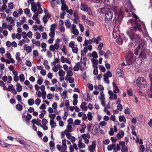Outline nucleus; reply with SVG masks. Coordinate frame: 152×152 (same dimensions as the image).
I'll return each instance as SVG.
<instances>
[{
    "label": "nucleus",
    "instance_id": "nucleus-1",
    "mask_svg": "<svg viewBox=\"0 0 152 152\" xmlns=\"http://www.w3.org/2000/svg\"><path fill=\"white\" fill-rule=\"evenodd\" d=\"M128 24L131 25L132 27H130L127 31V34L133 42L136 43L139 42V45L138 47L134 50L135 54L137 56L140 52L139 56L142 58H146V52L147 50L146 49V45L145 42L141 39L140 36L135 34V32L137 30L140 31H142L141 26L137 21L133 20H129L127 22Z\"/></svg>",
    "mask_w": 152,
    "mask_h": 152
},
{
    "label": "nucleus",
    "instance_id": "nucleus-2",
    "mask_svg": "<svg viewBox=\"0 0 152 152\" xmlns=\"http://www.w3.org/2000/svg\"><path fill=\"white\" fill-rule=\"evenodd\" d=\"M112 10L115 13V16L113 20V24H115L117 22L121 23L122 22L124 16V13L121 8V9L115 6L111 8Z\"/></svg>",
    "mask_w": 152,
    "mask_h": 152
},
{
    "label": "nucleus",
    "instance_id": "nucleus-3",
    "mask_svg": "<svg viewBox=\"0 0 152 152\" xmlns=\"http://www.w3.org/2000/svg\"><path fill=\"white\" fill-rule=\"evenodd\" d=\"M134 56L133 53L131 51H129L126 57V64L124 62H123L121 66L126 65H130L132 64L133 63V58Z\"/></svg>",
    "mask_w": 152,
    "mask_h": 152
},
{
    "label": "nucleus",
    "instance_id": "nucleus-4",
    "mask_svg": "<svg viewBox=\"0 0 152 152\" xmlns=\"http://www.w3.org/2000/svg\"><path fill=\"white\" fill-rule=\"evenodd\" d=\"M136 83L137 86L140 88H145L147 86L146 81L143 77H140L137 78Z\"/></svg>",
    "mask_w": 152,
    "mask_h": 152
},
{
    "label": "nucleus",
    "instance_id": "nucleus-5",
    "mask_svg": "<svg viewBox=\"0 0 152 152\" xmlns=\"http://www.w3.org/2000/svg\"><path fill=\"white\" fill-rule=\"evenodd\" d=\"M80 9L86 12L89 15H93L91 10L86 4L83 2H81L80 7Z\"/></svg>",
    "mask_w": 152,
    "mask_h": 152
},
{
    "label": "nucleus",
    "instance_id": "nucleus-6",
    "mask_svg": "<svg viewBox=\"0 0 152 152\" xmlns=\"http://www.w3.org/2000/svg\"><path fill=\"white\" fill-rule=\"evenodd\" d=\"M113 17V13L109 10L106 11L105 12V18L106 21H110L112 20Z\"/></svg>",
    "mask_w": 152,
    "mask_h": 152
},
{
    "label": "nucleus",
    "instance_id": "nucleus-7",
    "mask_svg": "<svg viewBox=\"0 0 152 152\" xmlns=\"http://www.w3.org/2000/svg\"><path fill=\"white\" fill-rule=\"evenodd\" d=\"M119 34L120 32L118 31V29L117 28L115 29L114 28L113 33V35L114 38L115 39L117 38L119 35Z\"/></svg>",
    "mask_w": 152,
    "mask_h": 152
},
{
    "label": "nucleus",
    "instance_id": "nucleus-8",
    "mask_svg": "<svg viewBox=\"0 0 152 152\" xmlns=\"http://www.w3.org/2000/svg\"><path fill=\"white\" fill-rule=\"evenodd\" d=\"M97 126H98L99 128H100V127L99 126L98 124H96L93 127L92 133L93 134L95 135L97 134L99 132V130L98 129Z\"/></svg>",
    "mask_w": 152,
    "mask_h": 152
},
{
    "label": "nucleus",
    "instance_id": "nucleus-9",
    "mask_svg": "<svg viewBox=\"0 0 152 152\" xmlns=\"http://www.w3.org/2000/svg\"><path fill=\"white\" fill-rule=\"evenodd\" d=\"M96 146L95 141H93L92 145L88 147V150L90 152H93Z\"/></svg>",
    "mask_w": 152,
    "mask_h": 152
},
{
    "label": "nucleus",
    "instance_id": "nucleus-10",
    "mask_svg": "<svg viewBox=\"0 0 152 152\" xmlns=\"http://www.w3.org/2000/svg\"><path fill=\"white\" fill-rule=\"evenodd\" d=\"M104 3L105 5L108 6L113 5L114 3V0H104Z\"/></svg>",
    "mask_w": 152,
    "mask_h": 152
},
{
    "label": "nucleus",
    "instance_id": "nucleus-11",
    "mask_svg": "<svg viewBox=\"0 0 152 152\" xmlns=\"http://www.w3.org/2000/svg\"><path fill=\"white\" fill-rule=\"evenodd\" d=\"M31 10L34 12H36L37 10V7L34 2L31 3Z\"/></svg>",
    "mask_w": 152,
    "mask_h": 152
},
{
    "label": "nucleus",
    "instance_id": "nucleus-12",
    "mask_svg": "<svg viewBox=\"0 0 152 152\" xmlns=\"http://www.w3.org/2000/svg\"><path fill=\"white\" fill-rule=\"evenodd\" d=\"M142 23L143 25V28L146 34L147 35V37H148L149 39L150 40L151 42L152 43V38L150 37V36H149L144 23L143 22H142Z\"/></svg>",
    "mask_w": 152,
    "mask_h": 152
},
{
    "label": "nucleus",
    "instance_id": "nucleus-13",
    "mask_svg": "<svg viewBox=\"0 0 152 152\" xmlns=\"http://www.w3.org/2000/svg\"><path fill=\"white\" fill-rule=\"evenodd\" d=\"M84 99L86 101H88L90 100V96L88 93H85L83 95Z\"/></svg>",
    "mask_w": 152,
    "mask_h": 152
},
{
    "label": "nucleus",
    "instance_id": "nucleus-14",
    "mask_svg": "<svg viewBox=\"0 0 152 152\" xmlns=\"http://www.w3.org/2000/svg\"><path fill=\"white\" fill-rule=\"evenodd\" d=\"M93 67L94 68L93 74L95 75H97L98 74V67L94 64H93Z\"/></svg>",
    "mask_w": 152,
    "mask_h": 152
},
{
    "label": "nucleus",
    "instance_id": "nucleus-15",
    "mask_svg": "<svg viewBox=\"0 0 152 152\" xmlns=\"http://www.w3.org/2000/svg\"><path fill=\"white\" fill-rule=\"evenodd\" d=\"M150 90L148 92V95L149 97L152 98V84L150 83Z\"/></svg>",
    "mask_w": 152,
    "mask_h": 152
},
{
    "label": "nucleus",
    "instance_id": "nucleus-16",
    "mask_svg": "<svg viewBox=\"0 0 152 152\" xmlns=\"http://www.w3.org/2000/svg\"><path fill=\"white\" fill-rule=\"evenodd\" d=\"M124 135V132L123 131H120L116 135V137L118 138H123Z\"/></svg>",
    "mask_w": 152,
    "mask_h": 152
},
{
    "label": "nucleus",
    "instance_id": "nucleus-17",
    "mask_svg": "<svg viewBox=\"0 0 152 152\" xmlns=\"http://www.w3.org/2000/svg\"><path fill=\"white\" fill-rule=\"evenodd\" d=\"M111 55V53L110 51L108 50L106 53H105L104 56L105 58H110V56Z\"/></svg>",
    "mask_w": 152,
    "mask_h": 152
},
{
    "label": "nucleus",
    "instance_id": "nucleus-18",
    "mask_svg": "<svg viewBox=\"0 0 152 152\" xmlns=\"http://www.w3.org/2000/svg\"><path fill=\"white\" fill-rule=\"evenodd\" d=\"M32 116L30 114L27 113L26 115V118H24V120L26 121L28 123L29 121L31 118Z\"/></svg>",
    "mask_w": 152,
    "mask_h": 152
},
{
    "label": "nucleus",
    "instance_id": "nucleus-19",
    "mask_svg": "<svg viewBox=\"0 0 152 152\" xmlns=\"http://www.w3.org/2000/svg\"><path fill=\"white\" fill-rule=\"evenodd\" d=\"M50 124L51 125V127L52 128H54L55 127L56 125V122L54 121L53 119H51L50 121Z\"/></svg>",
    "mask_w": 152,
    "mask_h": 152
},
{
    "label": "nucleus",
    "instance_id": "nucleus-20",
    "mask_svg": "<svg viewBox=\"0 0 152 152\" xmlns=\"http://www.w3.org/2000/svg\"><path fill=\"white\" fill-rule=\"evenodd\" d=\"M90 56H92L94 58H98V55L96 51H94L92 54L88 53Z\"/></svg>",
    "mask_w": 152,
    "mask_h": 152
},
{
    "label": "nucleus",
    "instance_id": "nucleus-21",
    "mask_svg": "<svg viewBox=\"0 0 152 152\" xmlns=\"http://www.w3.org/2000/svg\"><path fill=\"white\" fill-rule=\"evenodd\" d=\"M73 16H74V18L76 19H79V17L78 15V12L77 10H75L73 12Z\"/></svg>",
    "mask_w": 152,
    "mask_h": 152
},
{
    "label": "nucleus",
    "instance_id": "nucleus-22",
    "mask_svg": "<svg viewBox=\"0 0 152 152\" xmlns=\"http://www.w3.org/2000/svg\"><path fill=\"white\" fill-rule=\"evenodd\" d=\"M49 145L51 149L53 150L55 149V143L54 142L51 141L49 142Z\"/></svg>",
    "mask_w": 152,
    "mask_h": 152
},
{
    "label": "nucleus",
    "instance_id": "nucleus-23",
    "mask_svg": "<svg viewBox=\"0 0 152 152\" xmlns=\"http://www.w3.org/2000/svg\"><path fill=\"white\" fill-rule=\"evenodd\" d=\"M119 120L120 121H123L124 122H125L126 121L125 117L124 115L120 116L119 117Z\"/></svg>",
    "mask_w": 152,
    "mask_h": 152
},
{
    "label": "nucleus",
    "instance_id": "nucleus-24",
    "mask_svg": "<svg viewBox=\"0 0 152 152\" xmlns=\"http://www.w3.org/2000/svg\"><path fill=\"white\" fill-rule=\"evenodd\" d=\"M17 87V90L18 92L20 91L22 89V86L20 85V84L19 83H17L16 85Z\"/></svg>",
    "mask_w": 152,
    "mask_h": 152
},
{
    "label": "nucleus",
    "instance_id": "nucleus-25",
    "mask_svg": "<svg viewBox=\"0 0 152 152\" xmlns=\"http://www.w3.org/2000/svg\"><path fill=\"white\" fill-rule=\"evenodd\" d=\"M28 103L29 106H31L34 103V100L32 99H30L28 100Z\"/></svg>",
    "mask_w": 152,
    "mask_h": 152
},
{
    "label": "nucleus",
    "instance_id": "nucleus-26",
    "mask_svg": "<svg viewBox=\"0 0 152 152\" xmlns=\"http://www.w3.org/2000/svg\"><path fill=\"white\" fill-rule=\"evenodd\" d=\"M116 41L117 43L119 45H121L123 42L122 39L120 36L117 39Z\"/></svg>",
    "mask_w": 152,
    "mask_h": 152
},
{
    "label": "nucleus",
    "instance_id": "nucleus-27",
    "mask_svg": "<svg viewBox=\"0 0 152 152\" xmlns=\"http://www.w3.org/2000/svg\"><path fill=\"white\" fill-rule=\"evenodd\" d=\"M68 9V7L66 4L61 6V10L62 11H66Z\"/></svg>",
    "mask_w": 152,
    "mask_h": 152
},
{
    "label": "nucleus",
    "instance_id": "nucleus-28",
    "mask_svg": "<svg viewBox=\"0 0 152 152\" xmlns=\"http://www.w3.org/2000/svg\"><path fill=\"white\" fill-rule=\"evenodd\" d=\"M112 76V74L111 73L110 71H108L106 74H104V77H111Z\"/></svg>",
    "mask_w": 152,
    "mask_h": 152
},
{
    "label": "nucleus",
    "instance_id": "nucleus-29",
    "mask_svg": "<svg viewBox=\"0 0 152 152\" xmlns=\"http://www.w3.org/2000/svg\"><path fill=\"white\" fill-rule=\"evenodd\" d=\"M56 27V24L55 23L53 24L50 25V31H52V30L53 31H55V28Z\"/></svg>",
    "mask_w": 152,
    "mask_h": 152
},
{
    "label": "nucleus",
    "instance_id": "nucleus-30",
    "mask_svg": "<svg viewBox=\"0 0 152 152\" xmlns=\"http://www.w3.org/2000/svg\"><path fill=\"white\" fill-rule=\"evenodd\" d=\"M16 107L18 110L20 111L22 110V106L20 104H17L16 106Z\"/></svg>",
    "mask_w": 152,
    "mask_h": 152
},
{
    "label": "nucleus",
    "instance_id": "nucleus-31",
    "mask_svg": "<svg viewBox=\"0 0 152 152\" xmlns=\"http://www.w3.org/2000/svg\"><path fill=\"white\" fill-rule=\"evenodd\" d=\"M133 6L132 5H131V6H130V8H129V9H125L126 12H132L133 10H134V9L133 8Z\"/></svg>",
    "mask_w": 152,
    "mask_h": 152
},
{
    "label": "nucleus",
    "instance_id": "nucleus-32",
    "mask_svg": "<svg viewBox=\"0 0 152 152\" xmlns=\"http://www.w3.org/2000/svg\"><path fill=\"white\" fill-rule=\"evenodd\" d=\"M87 118L88 120L90 121H91L93 117L91 113L90 112H89L88 114H87Z\"/></svg>",
    "mask_w": 152,
    "mask_h": 152
},
{
    "label": "nucleus",
    "instance_id": "nucleus-33",
    "mask_svg": "<svg viewBox=\"0 0 152 152\" xmlns=\"http://www.w3.org/2000/svg\"><path fill=\"white\" fill-rule=\"evenodd\" d=\"M7 8V6L5 4H3L2 8L0 9V11L3 12Z\"/></svg>",
    "mask_w": 152,
    "mask_h": 152
},
{
    "label": "nucleus",
    "instance_id": "nucleus-34",
    "mask_svg": "<svg viewBox=\"0 0 152 152\" xmlns=\"http://www.w3.org/2000/svg\"><path fill=\"white\" fill-rule=\"evenodd\" d=\"M100 100L101 101L104 100L105 98L104 94H103V92H101L100 94Z\"/></svg>",
    "mask_w": 152,
    "mask_h": 152
},
{
    "label": "nucleus",
    "instance_id": "nucleus-35",
    "mask_svg": "<svg viewBox=\"0 0 152 152\" xmlns=\"http://www.w3.org/2000/svg\"><path fill=\"white\" fill-rule=\"evenodd\" d=\"M19 77L20 81L21 82H23L25 80V77H24V75L23 74H20Z\"/></svg>",
    "mask_w": 152,
    "mask_h": 152
},
{
    "label": "nucleus",
    "instance_id": "nucleus-36",
    "mask_svg": "<svg viewBox=\"0 0 152 152\" xmlns=\"http://www.w3.org/2000/svg\"><path fill=\"white\" fill-rule=\"evenodd\" d=\"M78 148H85L86 147V145L82 142L81 143H78Z\"/></svg>",
    "mask_w": 152,
    "mask_h": 152
},
{
    "label": "nucleus",
    "instance_id": "nucleus-37",
    "mask_svg": "<svg viewBox=\"0 0 152 152\" xmlns=\"http://www.w3.org/2000/svg\"><path fill=\"white\" fill-rule=\"evenodd\" d=\"M99 69L102 72H104L105 71L106 69L102 65H99Z\"/></svg>",
    "mask_w": 152,
    "mask_h": 152
},
{
    "label": "nucleus",
    "instance_id": "nucleus-38",
    "mask_svg": "<svg viewBox=\"0 0 152 152\" xmlns=\"http://www.w3.org/2000/svg\"><path fill=\"white\" fill-rule=\"evenodd\" d=\"M50 32L49 34V35L51 38H53L55 36V31H53L52 30V31H50Z\"/></svg>",
    "mask_w": 152,
    "mask_h": 152
},
{
    "label": "nucleus",
    "instance_id": "nucleus-39",
    "mask_svg": "<svg viewBox=\"0 0 152 152\" xmlns=\"http://www.w3.org/2000/svg\"><path fill=\"white\" fill-rule=\"evenodd\" d=\"M59 75L60 77H63L65 74V72L63 70H61L59 71Z\"/></svg>",
    "mask_w": 152,
    "mask_h": 152
},
{
    "label": "nucleus",
    "instance_id": "nucleus-40",
    "mask_svg": "<svg viewBox=\"0 0 152 152\" xmlns=\"http://www.w3.org/2000/svg\"><path fill=\"white\" fill-rule=\"evenodd\" d=\"M7 90L8 91H11V90H15V88L14 87V86L12 85L8 86V88L7 89Z\"/></svg>",
    "mask_w": 152,
    "mask_h": 152
},
{
    "label": "nucleus",
    "instance_id": "nucleus-41",
    "mask_svg": "<svg viewBox=\"0 0 152 152\" xmlns=\"http://www.w3.org/2000/svg\"><path fill=\"white\" fill-rule=\"evenodd\" d=\"M85 21L88 25L90 26H93L94 25V23L92 21L86 19Z\"/></svg>",
    "mask_w": 152,
    "mask_h": 152
},
{
    "label": "nucleus",
    "instance_id": "nucleus-42",
    "mask_svg": "<svg viewBox=\"0 0 152 152\" xmlns=\"http://www.w3.org/2000/svg\"><path fill=\"white\" fill-rule=\"evenodd\" d=\"M35 13L34 15L32 17V19L34 20H36L38 19L39 18L38 17V12H34Z\"/></svg>",
    "mask_w": 152,
    "mask_h": 152
},
{
    "label": "nucleus",
    "instance_id": "nucleus-43",
    "mask_svg": "<svg viewBox=\"0 0 152 152\" xmlns=\"http://www.w3.org/2000/svg\"><path fill=\"white\" fill-rule=\"evenodd\" d=\"M91 60L92 63H93V64H94L96 66L98 64V61L97 60L92 59Z\"/></svg>",
    "mask_w": 152,
    "mask_h": 152
},
{
    "label": "nucleus",
    "instance_id": "nucleus-44",
    "mask_svg": "<svg viewBox=\"0 0 152 152\" xmlns=\"http://www.w3.org/2000/svg\"><path fill=\"white\" fill-rule=\"evenodd\" d=\"M47 54L48 57L51 58L52 57L53 55L52 53L49 50L47 51Z\"/></svg>",
    "mask_w": 152,
    "mask_h": 152
},
{
    "label": "nucleus",
    "instance_id": "nucleus-45",
    "mask_svg": "<svg viewBox=\"0 0 152 152\" xmlns=\"http://www.w3.org/2000/svg\"><path fill=\"white\" fill-rule=\"evenodd\" d=\"M78 50V48L77 47H74L72 48V51L74 53H77Z\"/></svg>",
    "mask_w": 152,
    "mask_h": 152
},
{
    "label": "nucleus",
    "instance_id": "nucleus-46",
    "mask_svg": "<svg viewBox=\"0 0 152 152\" xmlns=\"http://www.w3.org/2000/svg\"><path fill=\"white\" fill-rule=\"evenodd\" d=\"M128 151V148L126 147V145L124 146V147H123L122 148V149L121 150V152H127Z\"/></svg>",
    "mask_w": 152,
    "mask_h": 152
},
{
    "label": "nucleus",
    "instance_id": "nucleus-47",
    "mask_svg": "<svg viewBox=\"0 0 152 152\" xmlns=\"http://www.w3.org/2000/svg\"><path fill=\"white\" fill-rule=\"evenodd\" d=\"M36 38L37 39H40L41 36L39 32H37L35 34Z\"/></svg>",
    "mask_w": 152,
    "mask_h": 152
},
{
    "label": "nucleus",
    "instance_id": "nucleus-48",
    "mask_svg": "<svg viewBox=\"0 0 152 152\" xmlns=\"http://www.w3.org/2000/svg\"><path fill=\"white\" fill-rule=\"evenodd\" d=\"M73 75L72 72L71 70H69L67 72V75L69 77H70L72 76Z\"/></svg>",
    "mask_w": 152,
    "mask_h": 152
},
{
    "label": "nucleus",
    "instance_id": "nucleus-49",
    "mask_svg": "<svg viewBox=\"0 0 152 152\" xmlns=\"http://www.w3.org/2000/svg\"><path fill=\"white\" fill-rule=\"evenodd\" d=\"M25 50H26V51L28 53H30L32 51L31 48L30 46H28Z\"/></svg>",
    "mask_w": 152,
    "mask_h": 152
},
{
    "label": "nucleus",
    "instance_id": "nucleus-50",
    "mask_svg": "<svg viewBox=\"0 0 152 152\" xmlns=\"http://www.w3.org/2000/svg\"><path fill=\"white\" fill-rule=\"evenodd\" d=\"M127 92L128 94L129 95L131 96H132L133 95V94L132 93V91L131 89L127 90Z\"/></svg>",
    "mask_w": 152,
    "mask_h": 152
},
{
    "label": "nucleus",
    "instance_id": "nucleus-51",
    "mask_svg": "<svg viewBox=\"0 0 152 152\" xmlns=\"http://www.w3.org/2000/svg\"><path fill=\"white\" fill-rule=\"evenodd\" d=\"M72 33L75 35H77L79 34V31L77 29H73L72 30Z\"/></svg>",
    "mask_w": 152,
    "mask_h": 152
},
{
    "label": "nucleus",
    "instance_id": "nucleus-52",
    "mask_svg": "<svg viewBox=\"0 0 152 152\" xmlns=\"http://www.w3.org/2000/svg\"><path fill=\"white\" fill-rule=\"evenodd\" d=\"M103 46V43H100L98 45L97 49L98 50H100L102 49Z\"/></svg>",
    "mask_w": 152,
    "mask_h": 152
},
{
    "label": "nucleus",
    "instance_id": "nucleus-53",
    "mask_svg": "<svg viewBox=\"0 0 152 152\" xmlns=\"http://www.w3.org/2000/svg\"><path fill=\"white\" fill-rule=\"evenodd\" d=\"M49 48L51 51L53 52H54L55 50V49H56L53 45H50V46Z\"/></svg>",
    "mask_w": 152,
    "mask_h": 152
},
{
    "label": "nucleus",
    "instance_id": "nucleus-54",
    "mask_svg": "<svg viewBox=\"0 0 152 152\" xmlns=\"http://www.w3.org/2000/svg\"><path fill=\"white\" fill-rule=\"evenodd\" d=\"M140 151L142 152H143L145 150V148L143 145H140L139 148Z\"/></svg>",
    "mask_w": 152,
    "mask_h": 152
},
{
    "label": "nucleus",
    "instance_id": "nucleus-55",
    "mask_svg": "<svg viewBox=\"0 0 152 152\" xmlns=\"http://www.w3.org/2000/svg\"><path fill=\"white\" fill-rule=\"evenodd\" d=\"M18 142H19L20 144L25 145H26V142H24L23 140H18Z\"/></svg>",
    "mask_w": 152,
    "mask_h": 152
},
{
    "label": "nucleus",
    "instance_id": "nucleus-56",
    "mask_svg": "<svg viewBox=\"0 0 152 152\" xmlns=\"http://www.w3.org/2000/svg\"><path fill=\"white\" fill-rule=\"evenodd\" d=\"M66 12H65L64 11H63V12L61 13L60 17L61 18L63 19L64 18V16L66 14Z\"/></svg>",
    "mask_w": 152,
    "mask_h": 152
},
{
    "label": "nucleus",
    "instance_id": "nucleus-57",
    "mask_svg": "<svg viewBox=\"0 0 152 152\" xmlns=\"http://www.w3.org/2000/svg\"><path fill=\"white\" fill-rule=\"evenodd\" d=\"M6 57L7 58L9 59L11 58V56L10 53L9 51H7L5 54Z\"/></svg>",
    "mask_w": 152,
    "mask_h": 152
},
{
    "label": "nucleus",
    "instance_id": "nucleus-58",
    "mask_svg": "<svg viewBox=\"0 0 152 152\" xmlns=\"http://www.w3.org/2000/svg\"><path fill=\"white\" fill-rule=\"evenodd\" d=\"M15 19L14 18H12L10 20V21H9L10 22V23L11 24V25H12V26H14L15 25V24L14 23Z\"/></svg>",
    "mask_w": 152,
    "mask_h": 152
},
{
    "label": "nucleus",
    "instance_id": "nucleus-59",
    "mask_svg": "<svg viewBox=\"0 0 152 152\" xmlns=\"http://www.w3.org/2000/svg\"><path fill=\"white\" fill-rule=\"evenodd\" d=\"M109 134L111 136L113 135L114 132L113 131V129L112 128H111L110 131L109 132Z\"/></svg>",
    "mask_w": 152,
    "mask_h": 152
},
{
    "label": "nucleus",
    "instance_id": "nucleus-60",
    "mask_svg": "<svg viewBox=\"0 0 152 152\" xmlns=\"http://www.w3.org/2000/svg\"><path fill=\"white\" fill-rule=\"evenodd\" d=\"M79 26L80 28V31L81 32H83L84 31V29L83 26L82 24H79Z\"/></svg>",
    "mask_w": 152,
    "mask_h": 152
},
{
    "label": "nucleus",
    "instance_id": "nucleus-61",
    "mask_svg": "<svg viewBox=\"0 0 152 152\" xmlns=\"http://www.w3.org/2000/svg\"><path fill=\"white\" fill-rule=\"evenodd\" d=\"M8 6L10 9H12L13 8V5L12 3L10 2L8 4Z\"/></svg>",
    "mask_w": 152,
    "mask_h": 152
},
{
    "label": "nucleus",
    "instance_id": "nucleus-62",
    "mask_svg": "<svg viewBox=\"0 0 152 152\" xmlns=\"http://www.w3.org/2000/svg\"><path fill=\"white\" fill-rule=\"evenodd\" d=\"M46 92L45 91H43L42 92V98L43 99H45L46 98Z\"/></svg>",
    "mask_w": 152,
    "mask_h": 152
},
{
    "label": "nucleus",
    "instance_id": "nucleus-63",
    "mask_svg": "<svg viewBox=\"0 0 152 152\" xmlns=\"http://www.w3.org/2000/svg\"><path fill=\"white\" fill-rule=\"evenodd\" d=\"M80 121L79 120L77 119L75 120L74 122L75 124L76 125H79L80 123Z\"/></svg>",
    "mask_w": 152,
    "mask_h": 152
},
{
    "label": "nucleus",
    "instance_id": "nucleus-64",
    "mask_svg": "<svg viewBox=\"0 0 152 152\" xmlns=\"http://www.w3.org/2000/svg\"><path fill=\"white\" fill-rule=\"evenodd\" d=\"M35 104L36 105H39L41 102V100L39 98L37 99L35 101Z\"/></svg>",
    "mask_w": 152,
    "mask_h": 152
}]
</instances>
